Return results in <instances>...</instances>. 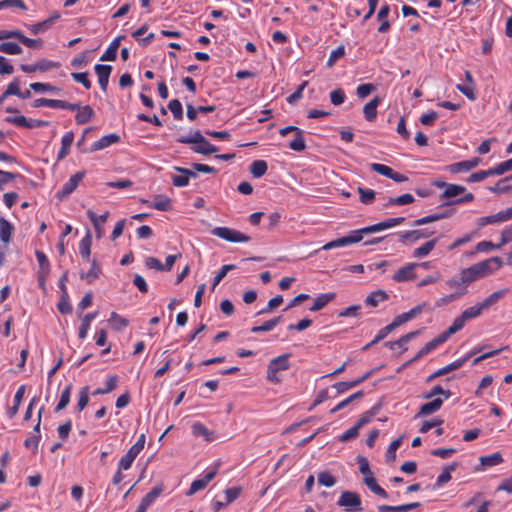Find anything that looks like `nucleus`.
<instances>
[{"label":"nucleus","mask_w":512,"mask_h":512,"mask_svg":"<svg viewBox=\"0 0 512 512\" xmlns=\"http://www.w3.org/2000/svg\"><path fill=\"white\" fill-rule=\"evenodd\" d=\"M502 264L501 258L495 256L463 269L460 275L463 276V282L470 284L497 271L502 267Z\"/></svg>","instance_id":"obj_1"},{"label":"nucleus","mask_w":512,"mask_h":512,"mask_svg":"<svg viewBox=\"0 0 512 512\" xmlns=\"http://www.w3.org/2000/svg\"><path fill=\"white\" fill-rule=\"evenodd\" d=\"M289 355L282 354L272 359L267 368V379L273 383H279L281 380L277 373L279 371L287 370L289 368Z\"/></svg>","instance_id":"obj_2"},{"label":"nucleus","mask_w":512,"mask_h":512,"mask_svg":"<svg viewBox=\"0 0 512 512\" xmlns=\"http://www.w3.org/2000/svg\"><path fill=\"white\" fill-rule=\"evenodd\" d=\"M211 233L232 243L249 242L251 239L248 235L229 227H215Z\"/></svg>","instance_id":"obj_3"},{"label":"nucleus","mask_w":512,"mask_h":512,"mask_svg":"<svg viewBox=\"0 0 512 512\" xmlns=\"http://www.w3.org/2000/svg\"><path fill=\"white\" fill-rule=\"evenodd\" d=\"M364 232L361 229L352 231L349 235L330 241L322 246V250H330L333 248L345 247L362 240Z\"/></svg>","instance_id":"obj_4"},{"label":"nucleus","mask_w":512,"mask_h":512,"mask_svg":"<svg viewBox=\"0 0 512 512\" xmlns=\"http://www.w3.org/2000/svg\"><path fill=\"white\" fill-rule=\"evenodd\" d=\"M85 176L84 171H79L72 175L69 180L63 185L62 189L57 192L58 198L69 196L79 185Z\"/></svg>","instance_id":"obj_5"},{"label":"nucleus","mask_w":512,"mask_h":512,"mask_svg":"<svg viewBox=\"0 0 512 512\" xmlns=\"http://www.w3.org/2000/svg\"><path fill=\"white\" fill-rule=\"evenodd\" d=\"M474 354V352H470L468 353L467 355H465L464 357L444 366L443 368L437 370L436 372H434L433 374H431L428 378H427V382H430L434 379H436L437 377H440L442 375H445L451 371H454V370H457L459 368H461L465 363L466 361Z\"/></svg>","instance_id":"obj_6"},{"label":"nucleus","mask_w":512,"mask_h":512,"mask_svg":"<svg viewBox=\"0 0 512 512\" xmlns=\"http://www.w3.org/2000/svg\"><path fill=\"white\" fill-rule=\"evenodd\" d=\"M337 504L341 507H347L355 510H362L361 499L355 492L345 491L341 494Z\"/></svg>","instance_id":"obj_7"},{"label":"nucleus","mask_w":512,"mask_h":512,"mask_svg":"<svg viewBox=\"0 0 512 512\" xmlns=\"http://www.w3.org/2000/svg\"><path fill=\"white\" fill-rule=\"evenodd\" d=\"M434 234L433 230H430L428 228L425 229H417V230H410L399 233L400 240L402 242L410 241V242H417L420 239H425Z\"/></svg>","instance_id":"obj_8"},{"label":"nucleus","mask_w":512,"mask_h":512,"mask_svg":"<svg viewBox=\"0 0 512 512\" xmlns=\"http://www.w3.org/2000/svg\"><path fill=\"white\" fill-rule=\"evenodd\" d=\"M418 267L417 263H408L398 269L394 275L393 280L396 282H405L416 278L415 268Z\"/></svg>","instance_id":"obj_9"},{"label":"nucleus","mask_w":512,"mask_h":512,"mask_svg":"<svg viewBox=\"0 0 512 512\" xmlns=\"http://www.w3.org/2000/svg\"><path fill=\"white\" fill-rule=\"evenodd\" d=\"M481 162V159L478 157L471 158L469 160L456 162L447 166V170L451 173H460L467 172L477 167Z\"/></svg>","instance_id":"obj_10"},{"label":"nucleus","mask_w":512,"mask_h":512,"mask_svg":"<svg viewBox=\"0 0 512 512\" xmlns=\"http://www.w3.org/2000/svg\"><path fill=\"white\" fill-rule=\"evenodd\" d=\"M108 216H109V212L108 211H106L102 215H97L92 210H88L87 211V217L92 222V224H93V226L95 228L97 238H101L103 236V234H104L103 225L107 221Z\"/></svg>","instance_id":"obj_11"},{"label":"nucleus","mask_w":512,"mask_h":512,"mask_svg":"<svg viewBox=\"0 0 512 512\" xmlns=\"http://www.w3.org/2000/svg\"><path fill=\"white\" fill-rule=\"evenodd\" d=\"M444 342H446V341L442 338L441 335H439L436 338L432 339L431 341L426 343L425 346H423L417 352V354L411 360H409L406 363V365L411 364L413 362H416L417 360H419L420 358H422L425 355L429 354L432 350H434L435 348H437L439 345L443 344Z\"/></svg>","instance_id":"obj_12"},{"label":"nucleus","mask_w":512,"mask_h":512,"mask_svg":"<svg viewBox=\"0 0 512 512\" xmlns=\"http://www.w3.org/2000/svg\"><path fill=\"white\" fill-rule=\"evenodd\" d=\"M216 474L217 467L214 468L212 471L206 473L204 477L194 480L191 483V486L187 494L192 495L200 490H203L208 485V483L215 477Z\"/></svg>","instance_id":"obj_13"},{"label":"nucleus","mask_w":512,"mask_h":512,"mask_svg":"<svg viewBox=\"0 0 512 512\" xmlns=\"http://www.w3.org/2000/svg\"><path fill=\"white\" fill-rule=\"evenodd\" d=\"M91 263V267L88 272H81L80 278L85 280L88 284H92L96 279H98L102 273V269L100 264L96 259H92L89 261Z\"/></svg>","instance_id":"obj_14"},{"label":"nucleus","mask_w":512,"mask_h":512,"mask_svg":"<svg viewBox=\"0 0 512 512\" xmlns=\"http://www.w3.org/2000/svg\"><path fill=\"white\" fill-rule=\"evenodd\" d=\"M94 69L101 89L106 91L112 67L110 65L97 64Z\"/></svg>","instance_id":"obj_15"},{"label":"nucleus","mask_w":512,"mask_h":512,"mask_svg":"<svg viewBox=\"0 0 512 512\" xmlns=\"http://www.w3.org/2000/svg\"><path fill=\"white\" fill-rule=\"evenodd\" d=\"M118 142H120V136L116 133H111L101 137L98 141L94 142L91 145V151L102 150Z\"/></svg>","instance_id":"obj_16"},{"label":"nucleus","mask_w":512,"mask_h":512,"mask_svg":"<svg viewBox=\"0 0 512 512\" xmlns=\"http://www.w3.org/2000/svg\"><path fill=\"white\" fill-rule=\"evenodd\" d=\"M192 434L195 437H203L207 442H212L216 439L215 433L210 431L204 424L200 422L193 423Z\"/></svg>","instance_id":"obj_17"},{"label":"nucleus","mask_w":512,"mask_h":512,"mask_svg":"<svg viewBox=\"0 0 512 512\" xmlns=\"http://www.w3.org/2000/svg\"><path fill=\"white\" fill-rule=\"evenodd\" d=\"M161 493V486L154 487L149 493H147L143 497L136 512H145Z\"/></svg>","instance_id":"obj_18"},{"label":"nucleus","mask_w":512,"mask_h":512,"mask_svg":"<svg viewBox=\"0 0 512 512\" xmlns=\"http://www.w3.org/2000/svg\"><path fill=\"white\" fill-rule=\"evenodd\" d=\"M381 103L380 97L376 96L364 105L363 113L367 121L372 122L377 117V107Z\"/></svg>","instance_id":"obj_19"},{"label":"nucleus","mask_w":512,"mask_h":512,"mask_svg":"<svg viewBox=\"0 0 512 512\" xmlns=\"http://www.w3.org/2000/svg\"><path fill=\"white\" fill-rule=\"evenodd\" d=\"M425 306V303L419 304L416 307L412 308L410 311L402 313L398 316H396L393 320L394 323L397 324V327L400 325L412 320L415 318L419 313L422 312L423 308Z\"/></svg>","instance_id":"obj_20"},{"label":"nucleus","mask_w":512,"mask_h":512,"mask_svg":"<svg viewBox=\"0 0 512 512\" xmlns=\"http://www.w3.org/2000/svg\"><path fill=\"white\" fill-rule=\"evenodd\" d=\"M419 334V331H413L406 335H403L396 341H388L385 343V346L388 347L391 350H395L397 348H401L404 351L407 350L406 344L415 338Z\"/></svg>","instance_id":"obj_21"},{"label":"nucleus","mask_w":512,"mask_h":512,"mask_svg":"<svg viewBox=\"0 0 512 512\" xmlns=\"http://www.w3.org/2000/svg\"><path fill=\"white\" fill-rule=\"evenodd\" d=\"M124 38V36H118L116 37L108 46L106 51L102 54L100 57L101 61H114L117 57V51L120 46L121 40Z\"/></svg>","instance_id":"obj_22"},{"label":"nucleus","mask_w":512,"mask_h":512,"mask_svg":"<svg viewBox=\"0 0 512 512\" xmlns=\"http://www.w3.org/2000/svg\"><path fill=\"white\" fill-rule=\"evenodd\" d=\"M443 405V400L440 398H435L431 402L425 403L420 407L419 412L416 417L428 416L436 411H438Z\"/></svg>","instance_id":"obj_23"},{"label":"nucleus","mask_w":512,"mask_h":512,"mask_svg":"<svg viewBox=\"0 0 512 512\" xmlns=\"http://www.w3.org/2000/svg\"><path fill=\"white\" fill-rule=\"evenodd\" d=\"M506 221H508V220L506 218L504 210H502L493 215L480 217L477 220V224L480 227H484L486 225L497 224V223H502V222H506Z\"/></svg>","instance_id":"obj_24"},{"label":"nucleus","mask_w":512,"mask_h":512,"mask_svg":"<svg viewBox=\"0 0 512 512\" xmlns=\"http://www.w3.org/2000/svg\"><path fill=\"white\" fill-rule=\"evenodd\" d=\"M467 321L463 318V316L460 314L459 316H457L453 323L451 324V326H449L447 328V330H445L443 333H441L440 335L442 336V338L447 341L453 334H455L456 332L460 331L464 326H465V323Z\"/></svg>","instance_id":"obj_25"},{"label":"nucleus","mask_w":512,"mask_h":512,"mask_svg":"<svg viewBox=\"0 0 512 512\" xmlns=\"http://www.w3.org/2000/svg\"><path fill=\"white\" fill-rule=\"evenodd\" d=\"M438 186L439 187L446 186V189L444 190V192L441 195L442 199L454 198V197H456L458 195L463 194L466 191V188L464 186L458 185V184H445V183H442V184H440Z\"/></svg>","instance_id":"obj_26"},{"label":"nucleus","mask_w":512,"mask_h":512,"mask_svg":"<svg viewBox=\"0 0 512 512\" xmlns=\"http://www.w3.org/2000/svg\"><path fill=\"white\" fill-rule=\"evenodd\" d=\"M13 231V225L4 217H0V240L8 244L11 241Z\"/></svg>","instance_id":"obj_27"},{"label":"nucleus","mask_w":512,"mask_h":512,"mask_svg":"<svg viewBox=\"0 0 512 512\" xmlns=\"http://www.w3.org/2000/svg\"><path fill=\"white\" fill-rule=\"evenodd\" d=\"M95 116V112L91 106H82L75 116L76 123L82 125L90 122Z\"/></svg>","instance_id":"obj_28"},{"label":"nucleus","mask_w":512,"mask_h":512,"mask_svg":"<svg viewBox=\"0 0 512 512\" xmlns=\"http://www.w3.org/2000/svg\"><path fill=\"white\" fill-rule=\"evenodd\" d=\"M73 141H74L73 132H67L64 134V136L62 137V140H61V148L57 155L58 160H62L68 155Z\"/></svg>","instance_id":"obj_29"},{"label":"nucleus","mask_w":512,"mask_h":512,"mask_svg":"<svg viewBox=\"0 0 512 512\" xmlns=\"http://www.w3.org/2000/svg\"><path fill=\"white\" fill-rule=\"evenodd\" d=\"M388 298L389 296L384 290H377L366 297L365 304L370 307H377L380 302L386 301Z\"/></svg>","instance_id":"obj_30"},{"label":"nucleus","mask_w":512,"mask_h":512,"mask_svg":"<svg viewBox=\"0 0 512 512\" xmlns=\"http://www.w3.org/2000/svg\"><path fill=\"white\" fill-rule=\"evenodd\" d=\"M508 289H502L493 292L487 298H485L482 302H479L483 310L490 308L495 305L500 299H502L507 293Z\"/></svg>","instance_id":"obj_31"},{"label":"nucleus","mask_w":512,"mask_h":512,"mask_svg":"<svg viewBox=\"0 0 512 512\" xmlns=\"http://www.w3.org/2000/svg\"><path fill=\"white\" fill-rule=\"evenodd\" d=\"M489 504V501L482 500L481 495H475L465 503L464 508L473 509L474 506H477L476 512H487Z\"/></svg>","instance_id":"obj_32"},{"label":"nucleus","mask_w":512,"mask_h":512,"mask_svg":"<svg viewBox=\"0 0 512 512\" xmlns=\"http://www.w3.org/2000/svg\"><path fill=\"white\" fill-rule=\"evenodd\" d=\"M394 226L395 225L393 223V218H389V219H386L385 221H382V222H379V223H376V224H373V225H370L367 227H363V228H361V232H364L365 234H370V233L380 232L385 229L392 228Z\"/></svg>","instance_id":"obj_33"},{"label":"nucleus","mask_w":512,"mask_h":512,"mask_svg":"<svg viewBox=\"0 0 512 512\" xmlns=\"http://www.w3.org/2000/svg\"><path fill=\"white\" fill-rule=\"evenodd\" d=\"M25 394V385H21L14 395V405L7 410V415L9 418H13L19 410V406L22 402V399Z\"/></svg>","instance_id":"obj_34"},{"label":"nucleus","mask_w":512,"mask_h":512,"mask_svg":"<svg viewBox=\"0 0 512 512\" xmlns=\"http://www.w3.org/2000/svg\"><path fill=\"white\" fill-rule=\"evenodd\" d=\"M334 298H335L334 293L320 294L314 300L313 305L310 307V311L316 312V311L323 309Z\"/></svg>","instance_id":"obj_35"},{"label":"nucleus","mask_w":512,"mask_h":512,"mask_svg":"<svg viewBox=\"0 0 512 512\" xmlns=\"http://www.w3.org/2000/svg\"><path fill=\"white\" fill-rule=\"evenodd\" d=\"M438 242V238H434L430 241L425 242L420 247L416 248L413 251V257L415 258H422L427 256L436 246Z\"/></svg>","instance_id":"obj_36"},{"label":"nucleus","mask_w":512,"mask_h":512,"mask_svg":"<svg viewBox=\"0 0 512 512\" xmlns=\"http://www.w3.org/2000/svg\"><path fill=\"white\" fill-rule=\"evenodd\" d=\"M91 244H92V238L90 233L88 232L85 237L82 238V240L79 243V252L81 257L86 260L90 261V254H91Z\"/></svg>","instance_id":"obj_37"},{"label":"nucleus","mask_w":512,"mask_h":512,"mask_svg":"<svg viewBox=\"0 0 512 512\" xmlns=\"http://www.w3.org/2000/svg\"><path fill=\"white\" fill-rule=\"evenodd\" d=\"M148 206L159 211H168L171 207V199L164 195H158Z\"/></svg>","instance_id":"obj_38"},{"label":"nucleus","mask_w":512,"mask_h":512,"mask_svg":"<svg viewBox=\"0 0 512 512\" xmlns=\"http://www.w3.org/2000/svg\"><path fill=\"white\" fill-rule=\"evenodd\" d=\"M303 133V130H298L297 133L294 134V139L288 145L291 150L302 152L306 149V142Z\"/></svg>","instance_id":"obj_39"},{"label":"nucleus","mask_w":512,"mask_h":512,"mask_svg":"<svg viewBox=\"0 0 512 512\" xmlns=\"http://www.w3.org/2000/svg\"><path fill=\"white\" fill-rule=\"evenodd\" d=\"M191 149L193 152L203 155H209L218 151V148L211 144L206 138H204V142L194 145Z\"/></svg>","instance_id":"obj_40"},{"label":"nucleus","mask_w":512,"mask_h":512,"mask_svg":"<svg viewBox=\"0 0 512 512\" xmlns=\"http://www.w3.org/2000/svg\"><path fill=\"white\" fill-rule=\"evenodd\" d=\"M363 481L365 483V485L375 494L379 495L380 497L382 498H386L387 497V493L386 491L380 487L375 479V477L372 475V476H367V477H364L363 478Z\"/></svg>","instance_id":"obj_41"},{"label":"nucleus","mask_w":512,"mask_h":512,"mask_svg":"<svg viewBox=\"0 0 512 512\" xmlns=\"http://www.w3.org/2000/svg\"><path fill=\"white\" fill-rule=\"evenodd\" d=\"M97 317V312L87 313L83 319L79 328L78 337L85 339L90 327V323Z\"/></svg>","instance_id":"obj_42"},{"label":"nucleus","mask_w":512,"mask_h":512,"mask_svg":"<svg viewBox=\"0 0 512 512\" xmlns=\"http://www.w3.org/2000/svg\"><path fill=\"white\" fill-rule=\"evenodd\" d=\"M467 293V289L463 288L462 290L460 291H455L454 293H451L449 295H445L441 298H439L436 302H435V305L436 307H442V306H445L455 300H458L459 298H461L463 295H465Z\"/></svg>","instance_id":"obj_43"},{"label":"nucleus","mask_w":512,"mask_h":512,"mask_svg":"<svg viewBox=\"0 0 512 512\" xmlns=\"http://www.w3.org/2000/svg\"><path fill=\"white\" fill-rule=\"evenodd\" d=\"M32 106L34 108L46 106L54 109H61V106H63V100L38 98L34 100Z\"/></svg>","instance_id":"obj_44"},{"label":"nucleus","mask_w":512,"mask_h":512,"mask_svg":"<svg viewBox=\"0 0 512 512\" xmlns=\"http://www.w3.org/2000/svg\"><path fill=\"white\" fill-rule=\"evenodd\" d=\"M267 169L268 165L264 160H255L250 165V173L255 178L262 177L267 172Z\"/></svg>","instance_id":"obj_45"},{"label":"nucleus","mask_w":512,"mask_h":512,"mask_svg":"<svg viewBox=\"0 0 512 512\" xmlns=\"http://www.w3.org/2000/svg\"><path fill=\"white\" fill-rule=\"evenodd\" d=\"M414 201H415V199H414L413 195L406 193V194L400 195L398 197L389 198V200L387 201L385 206H395V205L402 206V205L411 204Z\"/></svg>","instance_id":"obj_46"},{"label":"nucleus","mask_w":512,"mask_h":512,"mask_svg":"<svg viewBox=\"0 0 512 512\" xmlns=\"http://www.w3.org/2000/svg\"><path fill=\"white\" fill-rule=\"evenodd\" d=\"M457 467V464L456 463H453L449 466H447L443 471L442 473L438 476L437 480H436V483H435V487L436 488H440L442 487L445 483H447L448 481L451 480V472L454 471Z\"/></svg>","instance_id":"obj_47"},{"label":"nucleus","mask_w":512,"mask_h":512,"mask_svg":"<svg viewBox=\"0 0 512 512\" xmlns=\"http://www.w3.org/2000/svg\"><path fill=\"white\" fill-rule=\"evenodd\" d=\"M117 383H118V377L116 375H112V376L108 377V379L106 380L105 387L97 388L93 392V395H103V394L110 393L117 387Z\"/></svg>","instance_id":"obj_48"},{"label":"nucleus","mask_w":512,"mask_h":512,"mask_svg":"<svg viewBox=\"0 0 512 512\" xmlns=\"http://www.w3.org/2000/svg\"><path fill=\"white\" fill-rule=\"evenodd\" d=\"M204 136L199 130H196L193 132L192 135L189 136H181L177 139V142L182 144H200L201 142H204Z\"/></svg>","instance_id":"obj_49"},{"label":"nucleus","mask_w":512,"mask_h":512,"mask_svg":"<svg viewBox=\"0 0 512 512\" xmlns=\"http://www.w3.org/2000/svg\"><path fill=\"white\" fill-rule=\"evenodd\" d=\"M108 322L112 325V327L117 330V331H121L123 330L124 328H126L129 324L128 320L121 317L119 314H117L116 312H112L111 315H110V318L108 320Z\"/></svg>","instance_id":"obj_50"},{"label":"nucleus","mask_w":512,"mask_h":512,"mask_svg":"<svg viewBox=\"0 0 512 512\" xmlns=\"http://www.w3.org/2000/svg\"><path fill=\"white\" fill-rule=\"evenodd\" d=\"M480 462L484 466L492 467L499 465L503 462V457L499 452H495L490 455L482 456Z\"/></svg>","instance_id":"obj_51"},{"label":"nucleus","mask_w":512,"mask_h":512,"mask_svg":"<svg viewBox=\"0 0 512 512\" xmlns=\"http://www.w3.org/2000/svg\"><path fill=\"white\" fill-rule=\"evenodd\" d=\"M72 390V384L67 385L61 393L60 400L55 408V412H59L64 409L70 402V395Z\"/></svg>","instance_id":"obj_52"},{"label":"nucleus","mask_w":512,"mask_h":512,"mask_svg":"<svg viewBox=\"0 0 512 512\" xmlns=\"http://www.w3.org/2000/svg\"><path fill=\"white\" fill-rule=\"evenodd\" d=\"M0 52L9 55H19L23 52V50L17 43L4 42L0 44Z\"/></svg>","instance_id":"obj_53"},{"label":"nucleus","mask_w":512,"mask_h":512,"mask_svg":"<svg viewBox=\"0 0 512 512\" xmlns=\"http://www.w3.org/2000/svg\"><path fill=\"white\" fill-rule=\"evenodd\" d=\"M483 312V308L481 307L480 303H477L474 306H471L467 309H465L461 315L466 321L472 320L474 318L479 317Z\"/></svg>","instance_id":"obj_54"},{"label":"nucleus","mask_w":512,"mask_h":512,"mask_svg":"<svg viewBox=\"0 0 512 512\" xmlns=\"http://www.w3.org/2000/svg\"><path fill=\"white\" fill-rule=\"evenodd\" d=\"M235 268L236 266L234 264L223 265L219 272L213 278L212 291L222 281V279L227 275V273L231 270H234Z\"/></svg>","instance_id":"obj_55"},{"label":"nucleus","mask_w":512,"mask_h":512,"mask_svg":"<svg viewBox=\"0 0 512 512\" xmlns=\"http://www.w3.org/2000/svg\"><path fill=\"white\" fill-rule=\"evenodd\" d=\"M317 479L318 483L325 487H332L336 483V478L328 471L320 472Z\"/></svg>","instance_id":"obj_56"},{"label":"nucleus","mask_w":512,"mask_h":512,"mask_svg":"<svg viewBox=\"0 0 512 512\" xmlns=\"http://www.w3.org/2000/svg\"><path fill=\"white\" fill-rule=\"evenodd\" d=\"M35 256L37 258V261L39 263V272H42L44 274L50 273V263L47 258V256L42 251H36Z\"/></svg>","instance_id":"obj_57"},{"label":"nucleus","mask_w":512,"mask_h":512,"mask_svg":"<svg viewBox=\"0 0 512 512\" xmlns=\"http://www.w3.org/2000/svg\"><path fill=\"white\" fill-rule=\"evenodd\" d=\"M402 443V437L392 441L386 451L385 457L387 462H393L396 459V451Z\"/></svg>","instance_id":"obj_58"},{"label":"nucleus","mask_w":512,"mask_h":512,"mask_svg":"<svg viewBox=\"0 0 512 512\" xmlns=\"http://www.w3.org/2000/svg\"><path fill=\"white\" fill-rule=\"evenodd\" d=\"M493 175H494L493 170H492V168H490L488 170H481V171L472 173L467 178L466 181L468 183L481 182V181L485 180L487 177L493 176Z\"/></svg>","instance_id":"obj_59"},{"label":"nucleus","mask_w":512,"mask_h":512,"mask_svg":"<svg viewBox=\"0 0 512 512\" xmlns=\"http://www.w3.org/2000/svg\"><path fill=\"white\" fill-rule=\"evenodd\" d=\"M168 109L172 112V114L176 120H182L183 109H182V104L178 99L171 100L168 104Z\"/></svg>","instance_id":"obj_60"},{"label":"nucleus","mask_w":512,"mask_h":512,"mask_svg":"<svg viewBox=\"0 0 512 512\" xmlns=\"http://www.w3.org/2000/svg\"><path fill=\"white\" fill-rule=\"evenodd\" d=\"M358 193L360 194V201L363 204H370L375 199V191L363 187H358Z\"/></svg>","instance_id":"obj_61"},{"label":"nucleus","mask_w":512,"mask_h":512,"mask_svg":"<svg viewBox=\"0 0 512 512\" xmlns=\"http://www.w3.org/2000/svg\"><path fill=\"white\" fill-rule=\"evenodd\" d=\"M89 403V387H83L79 392V399L77 403V410L81 412Z\"/></svg>","instance_id":"obj_62"},{"label":"nucleus","mask_w":512,"mask_h":512,"mask_svg":"<svg viewBox=\"0 0 512 512\" xmlns=\"http://www.w3.org/2000/svg\"><path fill=\"white\" fill-rule=\"evenodd\" d=\"M376 87L371 83L360 84L356 89V94L359 99H365L368 97Z\"/></svg>","instance_id":"obj_63"},{"label":"nucleus","mask_w":512,"mask_h":512,"mask_svg":"<svg viewBox=\"0 0 512 512\" xmlns=\"http://www.w3.org/2000/svg\"><path fill=\"white\" fill-rule=\"evenodd\" d=\"M494 175H502L512 170V158L499 163L492 168Z\"/></svg>","instance_id":"obj_64"}]
</instances>
